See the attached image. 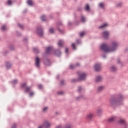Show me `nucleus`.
<instances>
[{
    "label": "nucleus",
    "instance_id": "f257e3e1",
    "mask_svg": "<svg viewBox=\"0 0 128 128\" xmlns=\"http://www.w3.org/2000/svg\"><path fill=\"white\" fill-rule=\"evenodd\" d=\"M118 46V43L113 42L112 44V47L110 48L108 47L106 44H104L100 46V48L102 50L105 52H114V50H116V46Z\"/></svg>",
    "mask_w": 128,
    "mask_h": 128
},
{
    "label": "nucleus",
    "instance_id": "f03ea898",
    "mask_svg": "<svg viewBox=\"0 0 128 128\" xmlns=\"http://www.w3.org/2000/svg\"><path fill=\"white\" fill-rule=\"evenodd\" d=\"M124 97L122 96H120L117 99L112 98L110 100V103L112 106H120V104H122V99Z\"/></svg>",
    "mask_w": 128,
    "mask_h": 128
},
{
    "label": "nucleus",
    "instance_id": "7ed1b4c3",
    "mask_svg": "<svg viewBox=\"0 0 128 128\" xmlns=\"http://www.w3.org/2000/svg\"><path fill=\"white\" fill-rule=\"evenodd\" d=\"M50 123L48 121H45L42 126H40L38 128H50Z\"/></svg>",
    "mask_w": 128,
    "mask_h": 128
},
{
    "label": "nucleus",
    "instance_id": "20e7f679",
    "mask_svg": "<svg viewBox=\"0 0 128 128\" xmlns=\"http://www.w3.org/2000/svg\"><path fill=\"white\" fill-rule=\"evenodd\" d=\"M21 86L22 88H26L25 92H30V90H31L30 88L26 87V83H24V84H22Z\"/></svg>",
    "mask_w": 128,
    "mask_h": 128
},
{
    "label": "nucleus",
    "instance_id": "39448f33",
    "mask_svg": "<svg viewBox=\"0 0 128 128\" xmlns=\"http://www.w3.org/2000/svg\"><path fill=\"white\" fill-rule=\"evenodd\" d=\"M118 124H123L124 126V128H128V124L124 120L121 119L118 121Z\"/></svg>",
    "mask_w": 128,
    "mask_h": 128
},
{
    "label": "nucleus",
    "instance_id": "423d86ee",
    "mask_svg": "<svg viewBox=\"0 0 128 128\" xmlns=\"http://www.w3.org/2000/svg\"><path fill=\"white\" fill-rule=\"evenodd\" d=\"M86 73H80L79 74V80H82L86 78Z\"/></svg>",
    "mask_w": 128,
    "mask_h": 128
},
{
    "label": "nucleus",
    "instance_id": "0eeeda50",
    "mask_svg": "<svg viewBox=\"0 0 128 128\" xmlns=\"http://www.w3.org/2000/svg\"><path fill=\"white\" fill-rule=\"evenodd\" d=\"M35 65L36 68H40V58L36 57L35 59Z\"/></svg>",
    "mask_w": 128,
    "mask_h": 128
},
{
    "label": "nucleus",
    "instance_id": "6e6552de",
    "mask_svg": "<svg viewBox=\"0 0 128 128\" xmlns=\"http://www.w3.org/2000/svg\"><path fill=\"white\" fill-rule=\"evenodd\" d=\"M116 116H112L108 119V122H113L116 120Z\"/></svg>",
    "mask_w": 128,
    "mask_h": 128
},
{
    "label": "nucleus",
    "instance_id": "1a4fd4ad",
    "mask_svg": "<svg viewBox=\"0 0 128 128\" xmlns=\"http://www.w3.org/2000/svg\"><path fill=\"white\" fill-rule=\"evenodd\" d=\"M37 33L38 36H42L44 34V32H42V28H38L37 29Z\"/></svg>",
    "mask_w": 128,
    "mask_h": 128
},
{
    "label": "nucleus",
    "instance_id": "9d476101",
    "mask_svg": "<svg viewBox=\"0 0 128 128\" xmlns=\"http://www.w3.org/2000/svg\"><path fill=\"white\" fill-rule=\"evenodd\" d=\"M94 68H95V70L96 71V72H98V70H100L101 68H100V64H96L94 66Z\"/></svg>",
    "mask_w": 128,
    "mask_h": 128
},
{
    "label": "nucleus",
    "instance_id": "9b49d317",
    "mask_svg": "<svg viewBox=\"0 0 128 128\" xmlns=\"http://www.w3.org/2000/svg\"><path fill=\"white\" fill-rule=\"evenodd\" d=\"M92 118H94V114L92 113H89L86 116L87 120H92Z\"/></svg>",
    "mask_w": 128,
    "mask_h": 128
},
{
    "label": "nucleus",
    "instance_id": "f8f14e48",
    "mask_svg": "<svg viewBox=\"0 0 128 128\" xmlns=\"http://www.w3.org/2000/svg\"><path fill=\"white\" fill-rule=\"evenodd\" d=\"M108 34H108V32H104L102 33V36L104 38H108Z\"/></svg>",
    "mask_w": 128,
    "mask_h": 128
},
{
    "label": "nucleus",
    "instance_id": "ddd939ff",
    "mask_svg": "<svg viewBox=\"0 0 128 128\" xmlns=\"http://www.w3.org/2000/svg\"><path fill=\"white\" fill-rule=\"evenodd\" d=\"M64 44V42L62 40H60L58 42V46L62 47V46Z\"/></svg>",
    "mask_w": 128,
    "mask_h": 128
},
{
    "label": "nucleus",
    "instance_id": "4468645a",
    "mask_svg": "<svg viewBox=\"0 0 128 128\" xmlns=\"http://www.w3.org/2000/svg\"><path fill=\"white\" fill-rule=\"evenodd\" d=\"M52 48V47H48V48H46V54H50V52Z\"/></svg>",
    "mask_w": 128,
    "mask_h": 128
},
{
    "label": "nucleus",
    "instance_id": "2eb2a0df",
    "mask_svg": "<svg viewBox=\"0 0 128 128\" xmlns=\"http://www.w3.org/2000/svg\"><path fill=\"white\" fill-rule=\"evenodd\" d=\"M102 80V78L100 76H98L96 77V82H100Z\"/></svg>",
    "mask_w": 128,
    "mask_h": 128
},
{
    "label": "nucleus",
    "instance_id": "dca6fc26",
    "mask_svg": "<svg viewBox=\"0 0 128 128\" xmlns=\"http://www.w3.org/2000/svg\"><path fill=\"white\" fill-rule=\"evenodd\" d=\"M98 6L100 8H104V6H105L104 4L100 3Z\"/></svg>",
    "mask_w": 128,
    "mask_h": 128
},
{
    "label": "nucleus",
    "instance_id": "f3484780",
    "mask_svg": "<svg viewBox=\"0 0 128 128\" xmlns=\"http://www.w3.org/2000/svg\"><path fill=\"white\" fill-rule=\"evenodd\" d=\"M106 26H108V24L105 23L103 24L102 26L99 27V28H106Z\"/></svg>",
    "mask_w": 128,
    "mask_h": 128
},
{
    "label": "nucleus",
    "instance_id": "a211bd4d",
    "mask_svg": "<svg viewBox=\"0 0 128 128\" xmlns=\"http://www.w3.org/2000/svg\"><path fill=\"white\" fill-rule=\"evenodd\" d=\"M111 72H116V68L114 66H112L110 68Z\"/></svg>",
    "mask_w": 128,
    "mask_h": 128
},
{
    "label": "nucleus",
    "instance_id": "6ab92c4d",
    "mask_svg": "<svg viewBox=\"0 0 128 128\" xmlns=\"http://www.w3.org/2000/svg\"><path fill=\"white\" fill-rule=\"evenodd\" d=\"M42 20V22H46V16H42L40 18Z\"/></svg>",
    "mask_w": 128,
    "mask_h": 128
},
{
    "label": "nucleus",
    "instance_id": "aec40b11",
    "mask_svg": "<svg viewBox=\"0 0 128 128\" xmlns=\"http://www.w3.org/2000/svg\"><path fill=\"white\" fill-rule=\"evenodd\" d=\"M55 54L56 56H60V52L58 50H57L56 51Z\"/></svg>",
    "mask_w": 128,
    "mask_h": 128
},
{
    "label": "nucleus",
    "instance_id": "412c9836",
    "mask_svg": "<svg viewBox=\"0 0 128 128\" xmlns=\"http://www.w3.org/2000/svg\"><path fill=\"white\" fill-rule=\"evenodd\" d=\"M27 3L29 6H32V1L31 0H28Z\"/></svg>",
    "mask_w": 128,
    "mask_h": 128
},
{
    "label": "nucleus",
    "instance_id": "4be33fe9",
    "mask_svg": "<svg viewBox=\"0 0 128 128\" xmlns=\"http://www.w3.org/2000/svg\"><path fill=\"white\" fill-rule=\"evenodd\" d=\"M85 10H87V12H88V10H90V6L88 5H86L85 6Z\"/></svg>",
    "mask_w": 128,
    "mask_h": 128
},
{
    "label": "nucleus",
    "instance_id": "5701e85b",
    "mask_svg": "<svg viewBox=\"0 0 128 128\" xmlns=\"http://www.w3.org/2000/svg\"><path fill=\"white\" fill-rule=\"evenodd\" d=\"M103 88H104V86H99L98 88V92H100V90H102Z\"/></svg>",
    "mask_w": 128,
    "mask_h": 128
},
{
    "label": "nucleus",
    "instance_id": "b1692460",
    "mask_svg": "<svg viewBox=\"0 0 128 128\" xmlns=\"http://www.w3.org/2000/svg\"><path fill=\"white\" fill-rule=\"evenodd\" d=\"M102 109H98L97 110L96 112L98 114H102Z\"/></svg>",
    "mask_w": 128,
    "mask_h": 128
},
{
    "label": "nucleus",
    "instance_id": "393cba45",
    "mask_svg": "<svg viewBox=\"0 0 128 128\" xmlns=\"http://www.w3.org/2000/svg\"><path fill=\"white\" fill-rule=\"evenodd\" d=\"M1 29L2 30H6V26L3 25L2 26Z\"/></svg>",
    "mask_w": 128,
    "mask_h": 128
},
{
    "label": "nucleus",
    "instance_id": "a878e982",
    "mask_svg": "<svg viewBox=\"0 0 128 128\" xmlns=\"http://www.w3.org/2000/svg\"><path fill=\"white\" fill-rule=\"evenodd\" d=\"M84 34H86V33L84 32H82L80 33V36H84Z\"/></svg>",
    "mask_w": 128,
    "mask_h": 128
},
{
    "label": "nucleus",
    "instance_id": "bb28decb",
    "mask_svg": "<svg viewBox=\"0 0 128 128\" xmlns=\"http://www.w3.org/2000/svg\"><path fill=\"white\" fill-rule=\"evenodd\" d=\"M66 128H72V125L70 124H67L66 125Z\"/></svg>",
    "mask_w": 128,
    "mask_h": 128
},
{
    "label": "nucleus",
    "instance_id": "cd10ccee",
    "mask_svg": "<svg viewBox=\"0 0 128 128\" xmlns=\"http://www.w3.org/2000/svg\"><path fill=\"white\" fill-rule=\"evenodd\" d=\"M11 66L12 65L8 63L6 64V66L7 68H10Z\"/></svg>",
    "mask_w": 128,
    "mask_h": 128
},
{
    "label": "nucleus",
    "instance_id": "c85d7f7f",
    "mask_svg": "<svg viewBox=\"0 0 128 128\" xmlns=\"http://www.w3.org/2000/svg\"><path fill=\"white\" fill-rule=\"evenodd\" d=\"M7 2L9 6H10L12 4V0H8Z\"/></svg>",
    "mask_w": 128,
    "mask_h": 128
},
{
    "label": "nucleus",
    "instance_id": "c756f323",
    "mask_svg": "<svg viewBox=\"0 0 128 128\" xmlns=\"http://www.w3.org/2000/svg\"><path fill=\"white\" fill-rule=\"evenodd\" d=\"M50 32H51V34H54V28H50Z\"/></svg>",
    "mask_w": 128,
    "mask_h": 128
},
{
    "label": "nucleus",
    "instance_id": "7c9ffc66",
    "mask_svg": "<svg viewBox=\"0 0 128 128\" xmlns=\"http://www.w3.org/2000/svg\"><path fill=\"white\" fill-rule=\"evenodd\" d=\"M34 50L35 52H38V48H34Z\"/></svg>",
    "mask_w": 128,
    "mask_h": 128
},
{
    "label": "nucleus",
    "instance_id": "2f4dec72",
    "mask_svg": "<svg viewBox=\"0 0 128 128\" xmlns=\"http://www.w3.org/2000/svg\"><path fill=\"white\" fill-rule=\"evenodd\" d=\"M72 47L74 48V50H76V45L74 44H72Z\"/></svg>",
    "mask_w": 128,
    "mask_h": 128
},
{
    "label": "nucleus",
    "instance_id": "473e14b6",
    "mask_svg": "<svg viewBox=\"0 0 128 128\" xmlns=\"http://www.w3.org/2000/svg\"><path fill=\"white\" fill-rule=\"evenodd\" d=\"M81 20H82V21L83 22H84L86 20L84 19V16H82L81 18Z\"/></svg>",
    "mask_w": 128,
    "mask_h": 128
},
{
    "label": "nucleus",
    "instance_id": "72a5a7b5",
    "mask_svg": "<svg viewBox=\"0 0 128 128\" xmlns=\"http://www.w3.org/2000/svg\"><path fill=\"white\" fill-rule=\"evenodd\" d=\"M38 88L39 90H42V84L38 85Z\"/></svg>",
    "mask_w": 128,
    "mask_h": 128
},
{
    "label": "nucleus",
    "instance_id": "f704fd0d",
    "mask_svg": "<svg viewBox=\"0 0 128 128\" xmlns=\"http://www.w3.org/2000/svg\"><path fill=\"white\" fill-rule=\"evenodd\" d=\"M47 110H48V108L47 107H46V108H43V112H46Z\"/></svg>",
    "mask_w": 128,
    "mask_h": 128
},
{
    "label": "nucleus",
    "instance_id": "c9c22d12",
    "mask_svg": "<svg viewBox=\"0 0 128 128\" xmlns=\"http://www.w3.org/2000/svg\"><path fill=\"white\" fill-rule=\"evenodd\" d=\"M12 128H16V124H14L12 125Z\"/></svg>",
    "mask_w": 128,
    "mask_h": 128
},
{
    "label": "nucleus",
    "instance_id": "e433bc0d",
    "mask_svg": "<svg viewBox=\"0 0 128 128\" xmlns=\"http://www.w3.org/2000/svg\"><path fill=\"white\" fill-rule=\"evenodd\" d=\"M74 68V65H70V68L71 70H72V68Z\"/></svg>",
    "mask_w": 128,
    "mask_h": 128
},
{
    "label": "nucleus",
    "instance_id": "4c0bfd02",
    "mask_svg": "<svg viewBox=\"0 0 128 128\" xmlns=\"http://www.w3.org/2000/svg\"><path fill=\"white\" fill-rule=\"evenodd\" d=\"M18 26H19V28H24V26L20 24H18Z\"/></svg>",
    "mask_w": 128,
    "mask_h": 128
},
{
    "label": "nucleus",
    "instance_id": "58836bf2",
    "mask_svg": "<svg viewBox=\"0 0 128 128\" xmlns=\"http://www.w3.org/2000/svg\"><path fill=\"white\" fill-rule=\"evenodd\" d=\"M58 94H64V92H58Z\"/></svg>",
    "mask_w": 128,
    "mask_h": 128
},
{
    "label": "nucleus",
    "instance_id": "ea45409f",
    "mask_svg": "<svg viewBox=\"0 0 128 128\" xmlns=\"http://www.w3.org/2000/svg\"><path fill=\"white\" fill-rule=\"evenodd\" d=\"M30 96H34V92H31L30 93Z\"/></svg>",
    "mask_w": 128,
    "mask_h": 128
},
{
    "label": "nucleus",
    "instance_id": "a19ab883",
    "mask_svg": "<svg viewBox=\"0 0 128 128\" xmlns=\"http://www.w3.org/2000/svg\"><path fill=\"white\" fill-rule=\"evenodd\" d=\"M13 84H16V82H18V80H14L12 82Z\"/></svg>",
    "mask_w": 128,
    "mask_h": 128
},
{
    "label": "nucleus",
    "instance_id": "79ce46f5",
    "mask_svg": "<svg viewBox=\"0 0 128 128\" xmlns=\"http://www.w3.org/2000/svg\"><path fill=\"white\" fill-rule=\"evenodd\" d=\"M66 53L68 52V48H66Z\"/></svg>",
    "mask_w": 128,
    "mask_h": 128
},
{
    "label": "nucleus",
    "instance_id": "37998d69",
    "mask_svg": "<svg viewBox=\"0 0 128 128\" xmlns=\"http://www.w3.org/2000/svg\"><path fill=\"white\" fill-rule=\"evenodd\" d=\"M64 80H62L60 82L61 84H64Z\"/></svg>",
    "mask_w": 128,
    "mask_h": 128
},
{
    "label": "nucleus",
    "instance_id": "c03bdc74",
    "mask_svg": "<svg viewBox=\"0 0 128 128\" xmlns=\"http://www.w3.org/2000/svg\"><path fill=\"white\" fill-rule=\"evenodd\" d=\"M80 90H82V87H79L78 88V91L80 92Z\"/></svg>",
    "mask_w": 128,
    "mask_h": 128
},
{
    "label": "nucleus",
    "instance_id": "a18cd8bd",
    "mask_svg": "<svg viewBox=\"0 0 128 128\" xmlns=\"http://www.w3.org/2000/svg\"><path fill=\"white\" fill-rule=\"evenodd\" d=\"M80 66V64H76V66Z\"/></svg>",
    "mask_w": 128,
    "mask_h": 128
},
{
    "label": "nucleus",
    "instance_id": "49530a36",
    "mask_svg": "<svg viewBox=\"0 0 128 128\" xmlns=\"http://www.w3.org/2000/svg\"><path fill=\"white\" fill-rule=\"evenodd\" d=\"M122 6V4H120L118 5V6Z\"/></svg>",
    "mask_w": 128,
    "mask_h": 128
},
{
    "label": "nucleus",
    "instance_id": "de8ad7c7",
    "mask_svg": "<svg viewBox=\"0 0 128 128\" xmlns=\"http://www.w3.org/2000/svg\"><path fill=\"white\" fill-rule=\"evenodd\" d=\"M56 128H60V126H58L56 127Z\"/></svg>",
    "mask_w": 128,
    "mask_h": 128
}]
</instances>
